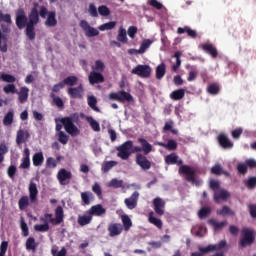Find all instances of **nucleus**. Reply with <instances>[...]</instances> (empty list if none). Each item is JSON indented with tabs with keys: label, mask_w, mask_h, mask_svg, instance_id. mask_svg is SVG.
<instances>
[{
	"label": "nucleus",
	"mask_w": 256,
	"mask_h": 256,
	"mask_svg": "<svg viewBox=\"0 0 256 256\" xmlns=\"http://www.w3.org/2000/svg\"><path fill=\"white\" fill-rule=\"evenodd\" d=\"M39 11L37 8H32L28 15V24L26 28V36L30 41H35L36 33H35V25L39 23Z\"/></svg>",
	"instance_id": "nucleus-1"
},
{
	"label": "nucleus",
	"mask_w": 256,
	"mask_h": 256,
	"mask_svg": "<svg viewBox=\"0 0 256 256\" xmlns=\"http://www.w3.org/2000/svg\"><path fill=\"white\" fill-rule=\"evenodd\" d=\"M79 121V115L72 114L71 116H67L60 119V123L63 125L66 133L69 135H79L81 131L76 127L75 122Z\"/></svg>",
	"instance_id": "nucleus-2"
},
{
	"label": "nucleus",
	"mask_w": 256,
	"mask_h": 256,
	"mask_svg": "<svg viewBox=\"0 0 256 256\" xmlns=\"http://www.w3.org/2000/svg\"><path fill=\"white\" fill-rule=\"evenodd\" d=\"M253 243H255V230L247 227L242 228L239 247L245 249V247H251Z\"/></svg>",
	"instance_id": "nucleus-3"
},
{
	"label": "nucleus",
	"mask_w": 256,
	"mask_h": 256,
	"mask_svg": "<svg viewBox=\"0 0 256 256\" xmlns=\"http://www.w3.org/2000/svg\"><path fill=\"white\" fill-rule=\"evenodd\" d=\"M178 173L180 175H186L185 179L188 183L196 185L199 187L201 185V180L197 179V172L191 166L182 165L179 167Z\"/></svg>",
	"instance_id": "nucleus-4"
},
{
	"label": "nucleus",
	"mask_w": 256,
	"mask_h": 256,
	"mask_svg": "<svg viewBox=\"0 0 256 256\" xmlns=\"http://www.w3.org/2000/svg\"><path fill=\"white\" fill-rule=\"evenodd\" d=\"M39 15L42 19H46L44 22L46 27H57V12L49 11L47 7L41 6Z\"/></svg>",
	"instance_id": "nucleus-5"
},
{
	"label": "nucleus",
	"mask_w": 256,
	"mask_h": 256,
	"mask_svg": "<svg viewBox=\"0 0 256 256\" xmlns=\"http://www.w3.org/2000/svg\"><path fill=\"white\" fill-rule=\"evenodd\" d=\"M132 149L133 141L127 140L126 142H124L123 144L116 148V151L118 152L117 157H119L123 161H127V159H129L132 155Z\"/></svg>",
	"instance_id": "nucleus-6"
},
{
	"label": "nucleus",
	"mask_w": 256,
	"mask_h": 256,
	"mask_svg": "<svg viewBox=\"0 0 256 256\" xmlns=\"http://www.w3.org/2000/svg\"><path fill=\"white\" fill-rule=\"evenodd\" d=\"M44 217L48 219L49 223L52 225H61L65 219V212L62 206H57L55 209V218H53V214L49 213L44 214Z\"/></svg>",
	"instance_id": "nucleus-7"
},
{
	"label": "nucleus",
	"mask_w": 256,
	"mask_h": 256,
	"mask_svg": "<svg viewBox=\"0 0 256 256\" xmlns=\"http://www.w3.org/2000/svg\"><path fill=\"white\" fill-rule=\"evenodd\" d=\"M151 66L139 64L135 68L132 69V75H137L142 79H149L151 77Z\"/></svg>",
	"instance_id": "nucleus-8"
},
{
	"label": "nucleus",
	"mask_w": 256,
	"mask_h": 256,
	"mask_svg": "<svg viewBox=\"0 0 256 256\" xmlns=\"http://www.w3.org/2000/svg\"><path fill=\"white\" fill-rule=\"evenodd\" d=\"M27 25H29V22L25 10L18 9L16 11V27H18V29H27Z\"/></svg>",
	"instance_id": "nucleus-9"
},
{
	"label": "nucleus",
	"mask_w": 256,
	"mask_h": 256,
	"mask_svg": "<svg viewBox=\"0 0 256 256\" xmlns=\"http://www.w3.org/2000/svg\"><path fill=\"white\" fill-rule=\"evenodd\" d=\"M226 245L227 242L222 240L218 244H209L206 247H199L198 249L201 253H214V251H221V249H223Z\"/></svg>",
	"instance_id": "nucleus-10"
},
{
	"label": "nucleus",
	"mask_w": 256,
	"mask_h": 256,
	"mask_svg": "<svg viewBox=\"0 0 256 256\" xmlns=\"http://www.w3.org/2000/svg\"><path fill=\"white\" fill-rule=\"evenodd\" d=\"M80 27L81 29H83L86 37H97V35H99V30H97L94 27H91L87 20L80 21Z\"/></svg>",
	"instance_id": "nucleus-11"
},
{
	"label": "nucleus",
	"mask_w": 256,
	"mask_h": 256,
	"mask_svg": "<svg viewBox=\"0 0 256 256\" xmlns=\"http://www.w3.org/2000/svg\"><path fill=\"white\" fill-rule=\"evenodd\" d=\"M136 164L143 169V171H149L151 169V162L147 159L145 154L137 153L136 154Z\"/></svg>",
	"instance_id": "nucleus-12"
},
{
	"label": "nucleus",
	"mask_w": 256,
	"mask_h": 256,
	"mask_svg": "<svg viewBox=\"0 0 256 256\" xmlns=\"http://www.w3.org/2000/svg\"><path fill=\"white\" fill-rule=\"evenodd\" d=\"M231 197V193L224 188H221L214 192L213 199L215 203H221V201H227Z\"/></svg>",
	"instance_id": "nucleus-13"
},
{
	"label": "nucleus",
	"mask_w": 256,
	"mask_h": 256,
	"mask_svg": "<svg viewBox=\"0 0 256 256\" xmlns=\"http://www.w3.org/2000/svg\"><path fill=\"white\" fill-rule=\"evenodd\" d=\"M73 177L70 171H67L65 168L59 170L57 174V179L60 185H69V180Z\"/></svg>",
	"instance_id": "nucleus-14"
},
{
	"label": "nucleus",
	"mask_w": 256,
	"mask_h": 256,
	"mask_svg": "<svg viewBox=\"0 0 256 256\" xmlns=\"http://www.w3.org/2000/svg\"><path fill=\"white\" fill-rule=\"evenodd\" d=\"M88 80L90 85H97L99 83H105V76H103V73L101 72H96V71H91Z\"/></svg>",
	"instance_id": "nucleus-15"
},
{
	"label": "nucleus",
	"mask_w": 256,
	"mask_h": 256,
	"mask_svg": "<svg viewBox=\"0 0 256 256\" xmlns=\"http://www.w3.org/2000/svg\"><path fill=\"white\" fill-rule=\"evenodd\" d=\"M109 237H119L123 233V224L111 223L108 225Z\"/></svg>",
	"instance_id": "nucleus-16"
},
{
	"label": "nucleus",
	"mask_w": 256,
	"mask_h": 256,
	"mask_svg": "<svg viewBox=\"0 0 256 256\" xmlns=\"http://www.w3.org/2000/svg\"><path fill=\"white\" fill-rule=\"evenodd\" d=\"M85 89L83 88V84H79L78 87H70L68 88V95L71 99H83V93Z\"/></svg>",
	"instance_id": "nucleus-17"
},
{
	"label": "nucleus",
	"mask_w": 256,
	"mask_h": 256,
	"mask_svg": "<svg viewBox=\"0 0 256 256\" xmlns=\"http://www.w3.org/2000/svg\"><path fill=\"white\" fill-rule=\"evenodd\" d=\"M153 205L156 215H159L160 217L165 215V201L163 199L155 198L153 200Z\"/></svg>",
	"instance_id": "nucleus-18"
},
{
	"label": "nucleus",
	"mask_w": 256,
	"mask_h": 256,
	"mask_svg": "<svg viewBox=\"0 0 256 256\" xmlns=\"http://www.w3.org/2000/svg\"><path fill=\"white\" fill-rule=\"evenodd\" d=\"M139 201V192L135 191L129 198L124 200L127 209L133 210L137 207Z\"/></svg>",
	"instance_id": "nucleus-19"
},
{
	"label": "nucleus",
	"mask_w": 256,
	"mask_h": 256,
	"mask_svg": "<svg viewBox=\"0 0 256 256\" xmlns=\"http://www.w3.org/2000/svg\"><path fill=\"white\" fill-rule=\"evenodd\" d=\"M164 161L166 165H178V167L183 166V160L179 159V155H177V153L167 155Z\"/></svg>",
	"instance_id": "nucleus-20"
},
{
	"label": "nucleus",
	"mask_w": 256,
	"mask_h": 256,
	"mask_svg": "<svg viewBox=\"0 0 256 256\" xmlns=\"http://www.w3.org/2000/svg\"><path fill=\"white\" fill-rule=\"evenodd\" d=\"M29 198H30V203H37V197L39 195V190L37 189V184L35 182H30L29 187Z\"/></svg>",
	"instance_id": "nucleus-21"
},
{
	"label": "nucleus",
	"mask_w": 256,
	"mask_h": 256,
	"mask_svg": "<svg viewBox=\"0 0 256 256\" xmlns=\"http://www.w3.org/2000/svg\"><path fill=\"white\" fill-rule=\"evenodd\" d=\"M88 213H90V215H93L95 217H102V215H105L107 213V210L103 207V205L101 204H97L92 206L89 210Z\"/></svg>",
	"instance_id": "nucleus-22"
},
{
	"label": "nucleus",
	"mask_w": 256,
	"mask_h": 256,
	"mask_svg": "<svg viewBox=\"0 0 256 256\" xmlns=\"http://www.w3.org/2000/svg\"><path fill=\"white\" fill-rule=\"evenodd\" d=\"M201 49L208 55H211L212 59H217L219 56V51H217V48L213 44H202Z\"/></svg>",
	"instance_id": "nucleus-23"
},
{
	"label": "nucleus",
	"mask_w": 256,
	"mask_h": 256,
	"mask_svg": "<svg viewBox=\"0 0 256 256\" xmlns=\"http://www.w3.org/2000/svg\"><path fill=\"white\" fill-rule=\"evenodd\" d=\"M218 143L223 147V149H233V142L225 134L218 135Z\"/></svg>",
	"instance_id": "nucleus-24"
},
{
	"label": "nucleus",
	"mask_w": 256,
	"mask_h": 256,
	"mask_svg": "<svg viewBox=\"0 0 256 256\" xmlns=\"http://www.w3.org/2000/svg\"><path fill=\"white\" fill-rule=\"evenodd\" d=\"M40 221L44 224H36L34 226V231H38L39 233H47L49 231V219L44 217L40 218Z\"/></svg>",
	"instance_id": "nucleus-25"
},
{
	"label": "nucleus",
	"mask_w": 256,
	"mask_h": 256,
	"mask_svg": "<svg viewBox=\"0 0 256 256\" xmlns=\"http://www.w3.org/2000/svg\"><path fill=\"white\" fill-rule=\"evenodd\" d=\"M93 221V216L89 213V210L85 212L84 215L78 216V224L80 227H85Z\"/></svg>",
	"instance_id": "nucleus-26"
},
{
	"label": "nucleus",
	"mask_w": 256,
	"mask_h": 256,
	"mask_svg": "<svg viewBox=\"0 0 256 256\" xmlns=\"http://www.w3.org/2000/svg\"><path fill=\"white\" fill-rule=\"evenodd\" d=\"M138 143H140L144 155H149L153 151V145L148 143L145 138H138Z\"/></svg>",
	"instance_id": "nucleus-27"
},
{
	"label": "nucleus",
	"mask_w": 256,
	"mask_h": 256,
	"mask_svg": "<svg viewBox=\"0 0 256 256\" xmlns=\"http://www.w3.org/2000/svg\"><path fill=\"white\" fill-rule=\"evenodd\" d=\"M18 100L20 103H25L29 99V89L27 86L20 88V91L17 90Z\"/></svg>",
	"instance_id": "nucleus-28"
},
{
	"label": "nucleus",
	"mask_w": 256,
	"mask_h": 256,
	"mask_svg": "<svg viewBox=\"0 0 256 256\" xmlns=\"http://www.w3.org/2000/svg\"><path fill=\"white\" fill-rule=\"evenodd\" d=\"M157 145H159V147H164V149H167L168 151H177V141L175 140H168L167 143L165 142H158Z\"/></svg>",
	"instance_id": "nucleus-29"
},
{
	"label": "nucleus",
	"mask_w": 256,
	"mask_h": 256,
	"mask_svg": "<svg viewBox=\"0 0 256 256\" xmlns=\"http://www.w3.org/2000/svg\"><path fill=\"white\" fill-rule=\"evenodd\" d=\"M29 137L30 135L28 131L18 130L17 136H16L17 145H22V143H25Z\"/></svg>",
	"instance_id": "nucleus-30"
},
{
	"label": "nucleus",
	"mask_w": 256,
	"mask_h": 256,
	"mask_svg": "<svg viewBox=\"0 0 256 256\" xmlns=\"http://www.w3.org/2000/svg\"><path fill=\"white\" fill-rule=\"evenodd\" d=\"M44 161H45V157L43 156V152L35 153L32 157V162L34 167H41Z\"/></svg>",
	"instance_id": "nucleus-31"
},
{
	"label": "nucleus",
	"mask_w": 256,
	"mask_h": 256,
	"mask_svg": "<svg viewBox=\"0 0 256 256\" xmlns=\"http://www.w3.org/2000/svg\"><path fill=\"white\" fill-rule=\"evenodd\" d=\"M121 221H122V227L124 231H129L131 227H133V221H131V218L127 214H123L121 216Z\"/></svg>",
	"instance_id": "nucleus-32"
},
{
	"label": "nucleus",
	"mask_w": 256,
	"mask_h": 256,
	"mask_svg": "<svg viewBox=\"0 0 256 256\" xmlns=\"http://www.w3.org/2000/svg\"><path fill=\"white\" fill-rule=\"evenodd\" d=\"M148 221L149 223H151L152 225H155V227H157V229H163V221H161V219H158L154 216L153 211L149 213L148 215Z\"/></svg>",
	"instance_id": "nucleus-33"
},
{
	"label": "nucleus",
	"mask_w": 256,
	"mask_h": 256,
	"mask_svg": "<svg viewBox=\"0 0 256 256\" xmlns=\"http://www.w3.org/2000/svg\"><path fill=\"white\" fill-rule=\"evenodd\" d=\"M29 205H31V199L29 196H22L18 201V207L20 211H25Z\"/></svg>",
	"instance_id": "nucleus-34"
},
{
	"label": "nucleus",
	"mask_w": 256,
	"mask_h": 256,
	"mask_svg": "<svg viewBox=\"0 0 256 256\" xmlns=\"http://www.w3.org/2000/svg\"><path fill=\"white\" fill-rule=\"evenodd\" d=\"M183 97H185V89L174 90L170 94V99H172V101H181Z\"/></svg>",
	"instance_id": "nucleus-35"
},
{
	"label": "nucleus",
	"mask_w": 256,
	"mask_h": 256,
	"mask_svg": "<svg viewBox=\"0 0 256 256\" xmlns=\"http://www.w3.org/2000/svg\"><path fill=\"white\" fill-rule=\"evenodd\" d=\"M165 73H167V66L162 62L156 67V79H163V77H165Z\"/></svg>",
	"instance_id": "nucleus-36"
},
{
	"label": "nucleus",
	"mask_w": 256,
	"mask_h": 256,
	"mask_svg": "<svg viewBox=\"0 0 256 256\" xmlns=\"http://www.w3.org/2000/svg\"><path fill=\"white\" fill-rule=\"evenodd\" d=\"M134 103L135 99L133 98V95L131 93L121 90L120 91V103Z\"/></svg>",
	"instance_id": "nucleus-37"
},
{
	"label": "nucleus",
	"mask_w": 256,
	"mask_h": 256,
	"mask_svg": "<svg viewBox=\"0 0 256 256\" xmlns=\"http://www.w3.org/2000/svg\"><path fill=\"white\" fill-rule=\"evenodd\" d=\"M119 163L117 161H106L102 164L101 170L103 173H109L113 169V167H117Z\"/></svg>",
	"instance_id": "nucleus-38"
},
{
	"label": "nucleus",
	"mask_w": 256,
	"mask_h": 256,
	"mask_svg": "<svg viewBox=\"0 0 256 256\" xmlns=\"http://www.w3.org/2000/svg\"><path fill=\"white\" fill-rule=\"evenodd\" d=\"M81 199L84 205H91V200L95 199V196L91 193V191H86L81 193Z\"/></svg>",
	"instance_id": "nucleus-39"
},
{
	"label": "nucleus",
	"mask_w": 256,
	"mask_h": 256,
	"mask_svg": "<svg viewBox=\"0 0 256 256\" xmlns=\"http://www.w3.org/2000/svg\"><path fill=\"white\" fill-rule=\"evenodd\" d=\"M117 41L124 44L129 42V38H127V30H125V28H119Z\"/></svg>",
	"instance_id": "nucleus-40"
},
{
	"label": "nucleus",
	"mask_w": 256,
	"mask_h": 256,
	"mask_svg": "<svg viewBox=\"0 0 256 256\" xmlns=\"http://www.w3.org/2000/svg\"><path fill=\"white\" fill-rule=\"evenodd\" d=\"M208 225H212L215 231H219V229H223V227H227V221L217 222L215 219H209Z\"/></svg>",
	"instance_id": "nucleus-41"
},
{
	"label": "nucleus",
	"mask_w": 256,
	"mask_h": 256,
	"mask_svg": "<svg viewBox=\"0 0 256 256\" xmlns=\"http://www.w3.org/2000/svg\"><path fill=\"white\" fill-rule=\"evenodd\" d=\"M92 71H96V73H103L105 71V62L102 60H96L92 66Z\"/></svg>",
	"instance_id": "nucleus-42"
},
{
	"label": "nucleus",
	"mask_w": 256,
	"mask_h": 256,
	"mask_svg": "<svg viewBox=\"0 0 256 256\" xmlns=\"http://www.w3.org/2000/svg\"><path fill=\"white\" fill-rule=\"evenodd\" d=\"M50 97L56 107H58L59 109H63L65 107V102H63V99H61V97H58L57 95H55V93H50Z\"/></svg>",
	"instance_id": "nucleus-43"
},
{
	"label": "nucleus",
	"mask_w": 256,
	"mask_h": 256,
	"mask_svg": "<svg viewBox=\"0 0 256 256\" xmlns=\"http://www.w3.org/2000/svg\"><path fill=\"white\" fill-rule=\"evenodd\" d=\"M86 121L89 123V125L93 131H96V132L101 131V126L99 125V122H97V120L93 119V117L88 116L86 118Z\"/></svg>",
	"instance_id": "nucleus-44"
},
{
	"label": "nucleus",
	"mask_w": 256,
	"mask_h": 256,
	"mask_svg": "<svg viewBox=\"0 0 256 256\" xmlns=\"http://www.w3.org/2000/svg\"><path fill=\"white\" fill-rule=\"evenodd\" d=\"M79 81V78L77 76H68L66 77L62 83L65 85H68L69 87H74V85H77V82Z\"/></svg>",
	"instance_id": "nucleus-45"
},
{
	"label": "nucleus",
	"mask_w": 256,
	"mask_h": 256,
	"mask_svg": "<svg viewBox=\"0 0 256 256\" xmlns=\"http://www.w3.org/2000/svg\"><path fill=\"white\" fill-rule=\"evenodd\" d=\"M181 51H176L174 53V58L176 59V63L172 65V71L176 72L179 70V67H181Z\"/></svg>",
	"instance_id": "nucleus-46"
},
{
	"label": "nucleus",
	"mask_w": 256,
	"mask_h": 256,
	"mask_svg": "<svg viewBox=\"0 0 256 256\" xmlns=\"http://www.w3.org/2000/svg\"><path fill=\"white\" fill-rule=\"evenodd\" d=\"M0 51L7 53V35L0 31Z\"/></svg>",
	"instance_id": "nucleus-47"
},
{
	"label": "nucleus",
	"mask_w": 256,
	"mask_h": 256,
	"mask_svg": "<svg viewBox=\"0 0 256 256\" xmlns=\"http://www.w3.org/2000/svg\"><path fill=\"white\" fill-rule=\"evenodd\" d=\"M88 105L90 108L93 109V111H96V113H99L101 110L99 107H97V98L95 96H88Z\"/></svg>",
	"instance_id": "nucleus-48"
},
{
	"label": "nucleus",
	"mask_w": 256,
	"mask_h": 256,
	"mask_svg": "<svg viewBox=\"0 0 256 256\" xmlns=\"http://www.w3.org/2000/svg\"><path fill=\"white\" fill-rule=\"evenodd\" d=\"M116 25H117V22L111 21V22H107L100 25L98 29L99 31H111V29H115Z\"/></svg>",
	"instance_id": "nucleus-49"
},
{
	"label": "nucleus",
	"mask_w": 256,
	"mask_h": 256,
	"mask_svg": "<svg viewBox=\"0 0 256 256\" xmlns=\"http://www.w3.org/2000/svg\"><path fill=\"white\" fill-rule=\"evenodd\" d=\"M13 117H14V114H13V110L11 109L4 116L3 125H5L6 127H9V125H12L13 124Z\"/></svg>",
	"instance_id": "nucleus-50"
},
{
	"label": "nucleus",
	"mask_w": 256,
	"mask_h": 256,
	"mask_svg": "<svg viewBox=\"0 0 256 256\" xmlns=\"http://www.w3.org/2000/svg\"><path fill=\"white\" fill-rule=\"evenodd\" d=\"M26 249L27 251H36L37 243L35 242V238L29 237L26 241Z\"/></svg>",
	"instance_id": "nucleus-51"
},
{
	"label": "nucleus",
	"mask_w": 256,
	"mask_h": 256,
	"mask_svg": "<svg viewBox=\"0 0 256 256\" xmlns=\"http://www.w3.org/2000/svg\"><path fill=\"white\" fill-rule=\"evenodd\" d=\"M245 187L247 189L253 190L256 187V176L248 177L247 180L244 181Z\"/></svg>",
	"instance_id": "nucleus-52"
},
{
	"label": "nucleus",
	"mask_w": 256,
	"mask_h": 256,
	"mask_svg": "<svg viewBox=\"0 0 256 256\" xmlns=\"http://www.w3.org/2000/svg\"><path fill=\"white\" fill-rule=\"evenodd\" d=\"M217 215H222L223 217H225V215H230L233 216L235 215V212L233 210H231V208L229 206H223L221 210H217Z\"/></svg>",
	"instance_id": "nucleus-53"
},
{
	"label": "nucleus",
	"mask_w": 256,
	"mask_h": 256,
	"mask_svg": "<svg viewBox=\"0 0 256 256\" xmlns=\"http://www.w3.org/2000/svg\"><path fill=\"white\" fill-rule=\"evenodd\" d=\"M207 91L210 95H219L221 89L219 88V84L213 83L208 86Z\"/></svg>",
	"instance_id": "nucleus-54"
},
{
	"label": "nucleus",
	"mask_w": 256,
	"mask_h": 256,
	"mask_svg": "<svg viewBox=\"0 0 256 256\" xmlns=\"http://www.w3.org/2000/svg\"><path fill=\"white\" fill-rule=\"evenodd\" d=\"M0 79H2V81H4V83H9V84H13V83H15V81H17V78H15V76H13L11 74H6V73H3L0 76Z\"/></svg>",
	"instance_id": "nucleus-55"
},
{
	"label": "nucleus",
	"mask_w": 256,
	"mask_h": 256,
	"mask_svg": "<svg viewBox=\"0 0 256 256\" xmlns=\"http://www.w3.org/2000/svg\"><path fill=\"white\" fill-rule=\"evenodd\" d=\"M108 187H113V189H121L123 187V180L113 178L109 183Z\"/></svg>",
	"instance_id": "nucleus-56"
},
{
	"label": "nucleus",
	"mask_w": 256,
	"mask_h": 256,
	"mask_svg": "<svg viewBox=\"0 0 256 256\" xmlns=\"http://www.w3.org/2000/svg\"><path fill=\"white\" fill-rule=\"evenodd\" d=\"M152 43H153V41H151L150 39L144 40L141 43L140 48H139L140 54L145 53V51H147L149 49V47H151Z\"/></svg>",
	"instance_id": "nucleus-57"
},
{
	"label": "nucleus",
	"mask_w": 256,
	"mask_h": 256,
	"mask_svg": "<svg viewBox=\"0 0 256 256\" xmlns=\"http://www.w3.org/2000/svg\"><path fill=\"white\" fill-rule=\"evenodd\" d=\"M20 227L22 230V234L24 237H29V226H27V222H25V218L21 217Z\"/></svg>",
	"instance_id": "nucleus-58"
},
{
	"label": "nucleus",
	"mask_w": 256,
	"mask_h": 256,
	"mask_svg": "<svg viewBox=\"0 0 256 256\" xmlns=\"http://www.w3.org/2000/svg\"><path fill=\"white\" fill-rule=\"evenodd\" d=\"M58 141L62 145H67V143H69V135L63 131L58 132Z\"/></svg>",
	"instance_id": "nucleus-59"
},
{
	"label": "nucleus",
	"mask_w": 256,
	"mask_h": 256,
	"mask_svg": "<svg viewBox=\"0 0 256 256\" xmlns=\"http://www.w3.org/2000/svg\"><path fill=\"white\" fill-rule=\"evenodd\" d=\"M0 23H7L8 25H11V23H13L11 14H3V11L0 10Z\"/></svg>",
	"instance_id": "nucleus-60"
},
{
	"label": "nucleus",
	"mask_w": 256,
	"mask_h": 256,
	"mask_svg": "<svg viewBox=\"0 0 256 256\" xmlns=\"http://www.w3.org/2000/svg\"><path fill=\"white\" fill-rule=\"evenodd\" d=\"M98 13L102 17H109V15H111V10H109V7L106 5H102L98 7Z\"/></svg>",
	"instance_id": "nucleus-61"
},
{
	"label": "nucleus",
	"mask_w": 256,
	"mask_h": 256,
	"mask_svg": "<svg viewBox=\"0 0 256 256\" xmlns=\"http://www.w3.org/2000/svg\"><path fill=\"white\" fill-rule=\"evenodd\" d=\"M209 215H211V208L209 207H203L198 212V217L200 219H205V217H209Z\"/></svg>",
	"instance_id": "nucleus-62"
},
{
	"label": "nucleus",
	"mask_w": 256,
	"mask_h": 256,
	"mask_svg": "<svg viewBox=\"0 0 256 256\" xmlns=\"http://www.w3.org/2000/svg\"><path fill=\"white\" fill-rule=\"evenodd\" d=\"M3 91L6 93V95H9V93L15 94L17 93V87L15 84H7L3 87Z\"/></svg>",
	"instance_id": "nucleus-63"
},
{
	"label": "nucleus",
	"mask_w": 256,
	"mask_h": 256,
	"mask_svg": "<svg viewBox=\"0 0 256 256\" xmlns=\"http://www.w3.org/2000/svg\"><path fill=\"white\" fill-rule=\"evenodd\" d=\"M88 13L91 17H99V12L97 11V6H95L94 3L89 4Z\"/></svg>",
	"instance_id": "nucleus-64"
}]
</instances>
